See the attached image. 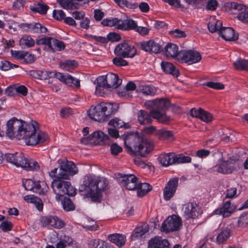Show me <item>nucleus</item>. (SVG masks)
Instances as JSON below:
<instances>
[{
    "instance_id": "nucleus-1",
    "label": "nucleus",
    "mask_w": 248,
    "mask_h": 248,
    "mask_svg": "<svg viewBox=\"0 0 248 248\" xmlns=\"http://www.w3.org/2000/svg\"><path fill=\"white\" fill-rule=\"evenodd\" d=\"M6 134L10 139L24 140L27 145L34 146L46 141L48 136L32 124L14 117L7 123Z\"/></svg>"
},
{
    "instance_id": "nucleus-2",
    "label": "nucleus",
    "mask_w": 248,
    "mask_h": 248,
    "mask_svg": "<svg viewBox=\"0 0 248 248\" xmlns=\"http://www.w3.org/2000/svg\"><path fill=\"white\" fill-rule=\"evenodd\" d=\"M121 138L127 152L131 155L144 157L154 149L153 143L137 133H125Z\"/></svg>"
},
{
    "instance_id": "nucleus-3",
    "label": "nucleus",
    "mask_w": 248,
    "mask_h": 248,
    "mask_svg": "<svg viewBox=\"0 0 248 248\" xmlns=\"http://www.w3.org/2000/svg\"><path fill=\"white\" fill-rule=\"evenodd\" d=\"M108 182L104 178H96L91 175L85 176L83 182L79 186V192L85 198H90L95 202L101 201V191L105 190Z\"/></svg>"
},
{
    "instance_id": "nucleus-4",
    "label": "nucleus",
    "mask_w": 248,
    "mask_h": 248,
    "mask_svg": "<svg viewBox=\"0 0 248 248\" xmlns=\"http://www.w3.org/2000/svg\"><path fill=\"white\" fill-rule=\"evenodd\" d=\"M57 168H55L49 172V176L54 178L51 182V186L53 192L56 194V199L60 200L64 195L75 196L77 193L76 189L74 188L70 182L66 181L62 178H58L56 175Z\"/></svg>"
},
{
    "instance_id": "nucleus-5",
    "label": "nucleus",
    "mask_w": 248,
    "mask_h": 248,
    "mask_svg": "<svg viewBox=\"0 0 248 248\" xmlns=\"http://www.w3.org/2000/svg\"><path fill=\"white\" fill-rule=\"evenodd\" d=\"M5 157L7 162L27 171H38L40 170L38 163L32 159L26 157L21 152L15 154H6Z\"/></svg>"
},
{
    "instance_id": "nucleus-6",
    "label": "nucleus",
    "mask_w": 248,
    "mask_h": 248,
    "mask_svg": "<svg viewBox=\"0 0 248 248\" xmlns=\"http://www.w3.org/2000/svg\"><path fill=\"white\" fill-rule=\"evenodd\" d=\"M148 104L152 108V114L154 119L162 124H167L170 121V117L165 112L170 106L169 100L163 98L156 99L149 101Z\"/></svg>"
},
{
    "instance_id": "nucleus-7",
    "label": "nucleus",
    "mask_w": 248,
    "mask_h": 248,
    "mask_svg": "<svg viewBox=\"0 0 248 248\" xmlns=\"http://www.w3.org/2000/svg\"><path fill=\"white\" fill-rule=\"evenodd\" d=\"M60 170L58 173H56L59 178L68 180L71 176L77 174L78 170L74 162L68 161L67 159H59L58 160Z\"/></svg>"
},
{
    "instance_id": "nucleus-8",
    "label": "nucleus",
    "mask_w": 248,
    "mask_h": 248,
    "mask_svg": "<svg viewBox=\"0 0 248 248\" xmlns=\"http://www.w3.org/2000/svg\"><path fill=\"white\" fill-rule=\"evenodd\" d=\"M92 141L95 144L104 145L110 143L109 137L103 132L98 131L92 133L88 137L82 138L80 142L84 144H88Z\"/></svg>"
},
{
    "instance_id": "nucleus-9",
    "label": "nucleus",
    "mask_w": 248,
    "mask_h": 248,
    "mask_svg": "<svg viewBox=\"0 0 248 248\" xmlns=\"http://www.w3.org/2000/svg\"><path fill=\"white\" fill-rule=\"evenodd\" d=\"M114 53L116 56L123 58H133L137 54V49L134 46L124 42L116 46Z\"/></svg>"
},
{
    "instance_id": "nucleus-10",
    "label": "nucleus",
    "mask_w": 248,
    "mask_h": 248,
    "mask_svg": "<svg viewBox=\"0 0 248 248\" xmlns=\"http://www.w3.org/2000/svg\"><path fill=\"white\" fill-rule=\"evenodd\" d=\"M179 61L192 64L199 62L202 59L200 53L194 50H181L178 55Z\"/></svg>"
},
{
    "instance_id": "nucleus-11",
    "label": "nucleus",
    "mask_w": 248,
    "mask_h": 248,
    "mask_svg": "<svg viewBox=\"0 0 248 248\" xmlns=\"http://www.w3.org/2000/svg\"><path fill=\"white\" fill-rule=\"evenodd\" d=\"M230 12L237 15V18L244 23H248V7L236 2H232L228 4Z\"/></svg>"
},
{
    "instance_id": "nucleus-12",
    "label": "nucleus",
    "mask_w": 248,
    "mask_h": 248,
    "mask_svg": "<svg viewBox=\"0 0 248 248\" xmlns=\"http://www.w3.org/2000/svg\"><path fill=\"white\" fill-rule=\"evenodd\" d=\"M182 225L180 217L172 215L169 217L162 223L161 230L165 232L178 231Z\"/></svg>"
},
{
    "instance_id": "nucleus-13",
    "label": "nucleus",
    "mask_w": 248,
    "mask_h": 248,
    "mask_svg": "<svg viewBox=\"0 0 248 248\" xmlns=\"http://www.w3.org/2000/svg\"><path fill=\"white\" fill-rule=\"evenodd\" d=\"M179 179L173 177L166 184L163 189V198L166 201L170 200L175 195L178 186Z\"/></svg>"
},
{
    "instance_id": "nucleus-14",
    "label": "nucleus",
    "mask_w": 248,
    "mask_h": 248,
    "mask_svg": "<svg viewBox=\"0 0 248 248\" xmlns=\"http://www.w3.org/2000/svg\"><path fill=\"white\" fill-rule=\"evenodd\" d=\"M41 225L45 227L61 229L65 226L63 221L56 216H45L40 218Z\"/></svg>"
},
{
    "instance_id": "nucleus-15",
    "label": "nucleus",
    "mask_w": 248,
    "mask_h": 248,
    "mask_svg": "<svg viewBox=\"0 0 248 248\" xmlns=\"http://www.w3.org/2000/svg\"><path fill=\"white\" fill-rule=\"evenodd\" d=\"M122 178L121 184L126 189L134 190L136 189L138 183V178L133 174H119Z\"/></svg>"
},
{
    "instance_id": "nucleus-16",
    "label": "nucleus",
    "mask_w": 248,
    "mask_h": 248,
    "mask_svg": "<svg viewBox=\"0 0 248 248\" xmlns=\"http://www.w3.org/2000/svg\"><path fill=\"white\" fill-rule=\"evenodd\" d=\"M137 46L142 50L151 53L157 54L162 50L161 46L153 40L139 42Z\"/></svg>"
},
{
    "instance_id": "nucleus-17",
    "label": "nucleus",
    "mask_w": 248,
    "mask_h": 248,
    "mask_svg": "<svg viewBox=\"0 0 248 248\" xmlns=\"http://www.w3.org/2000/svg\"><path fill=\"white\" fill-rule=\"evenodd\" d=\"M101 103L96 106H92L88 111L89 117L92 120L103 122L106 120Z\"/></svg>"
},
{
    "instance_id": "nucleus-18",
    "label": "nucleus",
    "mask_w": 248,
    "mask_h": 248,
    "mask_svg": "<svg viewBox=\"0 0 248 248\" xmlns=\"http://www.w3.org/2000/svg\"><path fill=\"white\" fill-rule=\"evenodd\" d=\"M214 171L223 174L232 173L234 170V163L232 161H222L213 168Z\"/></svg>"
},
{
    "instance_id": "nucleus-19",
    "label": "nucleus",
    "mask_w": 248,
    "mask_h": 248,
    "mask_svg": "<svg viewBox=\"0 0 248 248\" xmlns=\"http://www.w3.org/2000/svg\"><path fill=\"white\" fill-rule=\"evenodd\" d=\"M57 78L69 86L79 88L80 86V80L78 79L74 78V77L68 74H63L58 72Z\"/></svg>"
},
{
    "instance_id": "nucleus-20",
    "label": "nucleus",
    "mask_w": 248,
    "mask_h": 248,
    "mask_svg": "<svg viewBox=\"0 0 248 248\" xmlns=\"http://www.w3.org/2000/svg\"><path fill=\"white\" fill-rule=\"evenodd\" d=\"M218 34L223 39L227 41H236L238 38V34H235L234 30L231 27H222L218 32Z\"/></svg>"
},
{
    "instance_id": "nucleus-21",
    "label": "nucleus",
    "mask_w": 248,
    "mask_h": 248,
    "mask_svg": "<svg viewBox=\"0 0 248 248\" xmlns=\"http://www.w3.org/2000/svg\"><path fill=\"white\" fill-rule=\"evenodd\" d=\"M235 208L230 201L225 202L223 206L216 209L214 213L216 215H222L223 217L230 216L234 212Z\"/></svg>"
},
{
    "instance_id": "nucleus-22",
    "label": "nucleus",
    "mask_w": 248,
    "mask_h": 248,
    "mask_svg": "<svg viewBox=\"0 0 248 248\" xmlns=\"http://www.w3.org/2000/svg\"><path fill=\"white\" fill-rule=\"evenodd\" d=\"M20 26L25 30L32 33H45L47 31L45 27L39 23H22Z\"/></svg>"
},
{
    "instance_id": "nucleus-23",
    "label": "nucleus",
    "mask_w": 248,
    "mask_h": 248,
    "mask_svg": "<svg viewBox=\"0 0 248 248\" xmlns=\"http://www.w3.org/2000/svg\"><path fill=\"white\" fill-rule=\"evenodd\" d=\"M108 239L112 243L114 244L119 248L123 247L126 242V237L124 234L114 233L109 234Z\"/></svg>"
},
{
    "instance_id": "nucleus-24",
    "label": "nucleus",
    "mask_w": 248,
    "mask_h": 248,
    "mask_svg": "<svg viewBox=\"0 0 248 248\" xmlns=\"http://www.w3.org/2000/svg\"><path fill=\"white\" fill-rule=\"evenodd\" d=\"M175 154L174 153H162L158 157V160L162 166L167 167L175 164Z\"/></svg>"
},
{
    "instance_id": "nucleus-25",
    "label": "nucleus",
    "mask_w": 248,
    "mask_h": 248,
    "mask_svg": "<svg viewBox=\"0 0 248 248\" xmlns=\"http://www.w3.org/2000/svg\"><path fill=\"white\" fill-rule=\"evenodd\" d=\"M198 206L196 204L188 203L186 204L184 207V213L186 218H194L198 215L197 209Z\"/></svg>"
},
{
    "instance_id": "nucleus-26",
    "label": "nucleus",
    "mask_w": 248,
    "mask_h": 248,
    "mask_svg": "<svg viewBox=\"0 0 248 248\" xmlns=\"http://www.w3.org/2000/svg\"><path fill=\"white\" fill-rule=\"evenodd\" d=\"M106 80L108 88H117L121 84L122 80L119 78L117 75L110 73L106 75Z\"/></svg>"
},
{
    "instance_id": "nucleus-27",
    "label": "nucleus",
    "mask_w": 248,
    "mask_h": 248,
    "mask_svg": "<svg viewBox=\"0 0 248 248\" xmlns=\"http://www.w3.org/2000/svg\"><path fill=\"white\" fill-rule=\"evenodd\" d=\"M167 245H170L167 240L156 236L149 240L148 248H163Z\"/></svg>"
},
{
    "instance_id": "nucleus-28",
    "label": "nucleus",
    "mask_w": 248,
    "mask_h": 248,
    "mask_svg": "<svg viewBox=\"0 0 248 248\" xmlns=\"http://www.w3.org/2000/svg\"><path fill=\"white\" fill-rule=\"evenodd\" d=\"M165 53L168 58H175L179 60V51H178V47L174 44H168L165 47Z\"/></svg>"
},
{
    "instance_id": "nucleus-29",
    "label": "nucleus",
    "mask_w": 248,
    "mask_h": 248,
    "mask_svg": "<svg viewBox=\"0 0 248 248\" xmlns=\"http://www.w3.org/2000/svg\"><path fill=\"white\" fill-rule=\"evenodd\" d=\"M148 231V225L147 223H143L135 229L131 236V239L134 240L139 239Z\"/></svg>"
},
{
    "instance_id": "nucleus-30",
    "label": "nucleus",
    "mask_w": 248,
    "mask_h": 248,
    "mask_svg": "<svg viewBox=\"0 0 248 248\" xmlns=\"http://www.w3.org/2000/svg\"><path fill=\"white\" fill-rule=\"evenodd\" d=\"M152 111L149 113L144 110H140L138 112V119L141 124H151L152 121Z\"/></svg>"
},
{
    "instance_id": "nucleus-31",
    "label": "nucleus",
    "mask_w": 248,
    "mask_h": 248,
    "mask_svg": "<svg viewBox=\"0 0 248 248\" xmlns=\"http://www.w3.org/2000/svg\"><path fill=\"white\" fill-rule=\"evenodd\" d=\"M101 104L103 106V110L104 111L106 120L108 119L109 116L114 114L117 111L118 107L117 104L104 102H101Z\"/></svg>"
},
{
    "instance_id": "nucleus-32",
    "label": "nucleus",
    "mask_w": 248,
    "mask_h": 248,
    "mask_svg": "<svg viewBox=\"0 0 248 248\" xmlns=\"http://www.w3.org/2000/svg\"><path fill=\"white\" fill-rule=\"evenodd\" d=\"M48 47L51 51L54 52L64 49L65 48V45L63 42L56 39L50 37Z\"/></svg>"
},
{
    "instance_id": "nucleus-33",
    "label": "nucleus",
    "mask_w": 248,
    "mask_h": 248,
    "mask_svg": "<svg viewBox=\"0 0 248 248\" xmlns=\"http://www.w3.org/2000/svg\"><path fill=\"white\" fill-rule=\"evenodd\" d=\"M161 66L163 71L166 74H170L174 77L178 76V71L171 63L163 61L161 63Z\"/></svg>"
},
{
    "instance_id": "nucleus-34",
    "label": "nucleus",
    "mask_w": 248,
    "mask_h": 248,
    "mask_svg": "<svg viewBox=\"0 0 248 248\" xmlns=\"http://www.w3.org/2000/svg\"><path fill=\"white\" fill-rule=\"evenodd\" d=\"M137 23L132 19H128L126 20H121L119 21V30H135L137 27Z\"/></svg>"
},
{
    "instance_id": "nucleus-35",
    "label": "nucleus",
    "mask_w": 248,
    "mask_h": 248,
    "mask_svg": "<svg viewBox=\"0 0 248 248\" xmlns=\"http://www.w3.org/2000/svg\"><path fill=\"white\" fill-rule=\"evenodd\" d=\"M222 22L219 20H217L215 17H212L210 19V21L208 24V29L210 32L212 33L217 31L218 33L220 29H222Z\"/></svg>"
},
{
    "instance_id": "nucleus-36",
    "label": "nucleus",
    "mask_w": 248,
    "mask_h": 248,
    "mask_svg": "<svg viewBox=\"0 0 248 248\" xmlns=\"http://www.w3.org/2000/svg\"><path fill=\"white\" fill-rule=\"evenodd\" d=\"M136 189L138 196L142 197L152 189V186L147 183H138Z\"/></svg>"
},
{
    "instance_id": "nucleus-37",
    "label": "nucleus",
    "mask_w": 248,
    "mask_h": 248,
    "mask_svg": "<svg viewBox=\"0 0 248 248\" xmlns=\"http://www.w3.org/2000/svg\"><path fill=\"white\" fill-rule=\"evenodd\" d=\"M24 200L27 202L34 204L39 211H42L43 208V204L41 200L34 195H26L24 197Z\"/></svg>"
},
{
    "instance_id": "nucleus-38",
    "label": "nucleus",
    "mask_w": 248,
    "mask_h": 248,
    "mask_svg": "<svg viewBox=\"0 0 248 248\" xmlns=\"http://www.w3.org/2000/svg\"><path fill=\"white\" fill-rule=\"evenodd\" d=\"M78 66V63L75 60H67L60 62V68L69 72H72Z\"/></svg>"
},
{
    "instance_id": "nucleus-39",
    "label": "nucleus",
    "mask_w": 248,
    "mask_h": 248,
    "mask_svg": "<svg viewBox=\"0 0 248 248\" xmlns=\"http://www.w3.org/2000/svg\"><path fill=\"white\" fill-rule=\"evenodd\" d=\"M231 230L226 228L220 230V232L217 236V241L218 243H223L226 241L231 236Z\"/></svg>"
},
{
    "instance_id": "nucleus-40",
    "label": "nucleus",
    "mask_w": 248,
    "mask_h": 248,
    "mask_svg": "<svg viewBox=\"0 0 248 248\" xmlns=\"http://www.w3.org/2000/svg\"><path fill=\"white\" fill-rule=\"evenodd\" d=\"M108 125L115 128H124V129H128L130 127L129 123H124L123 121L118 118H114L111 119L109 122Z\"/></svg>"
},
{
    "instance_id": "nucleus-41",
    "label": "nucleus",
    "mask_w": 248,
    "mask_h": 248,
    "mask_svg": "<svg viewBox=\"0 0 248 248\" xmlns=\"http://www.w3.org/2000/svg\"><path fill=\"white\" fill-rule=\"evenodd\" d=\"M48 189L46 183L44 181L35 182L33 192L39 194H45Z\"/></svg>"
},
{
    "instance_id": "nucleus-42",
    "label": "nucleus",
    "mask_w": 248,
    "mask_h": 248,
    "mask_svg": "<svg viewBox=\"0 0 248 248\" xmlns=\"http://www.w3.org/2000/svg\"><path fill=\"white\" fill-rule=\"evenodd\" d=\"M139 92L145 95H154L157 92V89L151 85H141L139 87Z\"/></svg>"
},
{
    "instance_id": "nucleus-43",
    "label": "nucleus",
    "mask_w": 248,
    "mask_h": 248,
    "mask_svg": "<svg viewBox=\"0 0 248 248\" xmlns=\"http://www.w3.org/2000/svg\"><path fill=\"white\" fill-rule=\"evenodd\" d=\"M108 246L105 241L99 239H91L88 243L89 248H108Z\"/></svg>"
},
{
    "instance_id": "nucleus-44",
    "label": "nucleus",
    "mask_w": 248,
    "mask_h": 248,
    "mask_svg": "<svg viewBox=\"0 0 248 248\" xmlns=\"http://www.w3.org/2000/svg\"><path fill=\"white\" fill-rule=\"evenodd\" d=\"M155 135L158 137L160 140H172L173 135L171 131L165 129H162L157 130L155 132Z\"/></svg>"
},
{
    "instance_id": "nucleus-45",
    "label": "nucleus",
    "mask_w": 248,
    "mask_h": 248,
    "mask_svg": "<svg viewBox=\"0 0 248 248\" xmlns=\"http://www.w3.org/2000/svg\"><path fill=\"white\" fill-rule=\"evenodd\" d=\"M48 9V6L45 4L38 3L30 7V9L33 12H37L41 14H46Z\"/></svg>"
},
{
    "instance_id": "nucleus-46",
    "label": "nucleus",
    "mask_w": 248,
    "mask_h": 248,
    "mask_svg": "<svg viewBox=\"0 0 248 248\" xmlns=\"http://www.w3.org/2000/svg\"><path fill=\"white\" fill-rule=\"evenodd\" d=\"M34 40L29 35H24L19 40V44L24 47H30L34 46Z\"/></svg>"
},
{
    "instance_id": "nucleus-47",
    "label": "nucleus",
    "mask_w": 248,
    "mask_h": 248,
    "mask_svg": "<svg viewBox=\"0 0 248 248\" xmlns=\"http://www.w3.org/2000/svg\"><path fill=\"white\" fill-rule=\"evenodd\" d=\"M233 65L235 69L237 70L248 71V60L239 59L235 62L233 63Z\"/></svg>"
},
{
    "instance_id": "nucleus-48",
    "label": "nucleus",
    "mask_w": 248,
    "mask_h": 248,
    "mask_svg": "<svg viewBox=\"0 0 248 248\" xmlns=\"http://www.w3.org/2000/svg\"><path fill=\"white\" fill-rule=\"evenodd\" d=\"M120 19L117 18H114L113 19H104L101 22V24L104 26H114L116 28L119 30V24Z\"/></svg>"
},
{
    "instance_id": "nucleus-49",
    "label": "nucleus",
    "mask_w": 248,
    "mask_h": 248,
    "mask_svg": "<svg viewBox=\"0 0 248 248\" xmlns=\"http://www.w3.org/2000/svg\"><path fill=\"white\" fill-rule=\"evenodd\" d=\"M191 160L189 156H186L182 154L175 155V164L188 163L191 162Z\"/></svg>"
},
{
    "instance_id": "nucleus-50",
    "label": "nucleus",
    "mask_w": 248,
    "mask_h": 248,
    "mask_svg": "<svg viewBox=\"0 0 248 248\" xmlns=\"http://www.w3.org/2000/svg\"><path fill=\"white\" fill-rule=\"evenodd\" d=\"M40 79H46L49 78H56L58 72L55 71L40 70Z\"/></svg>"
},
{
    "instance_id": "nucleus-51",
    "label": "nucleus",
    "mask_w": 248,
    "mask_h": 248,
    "mask_svg": "<svg viewBox=\"0 0 248 248\" xmlns=\"http://www.w3.org/2000/svg\"><path fill=\"white\" fill-rule=\"evenodd\" d=\"M116 3H117L121 7H126L129 9H135L138 7L137 4L131 3L126 0H114Z\"/></svg>"
},
{
    "instance_id": "nucleus-52",
    "label": "nucleus",
    "mask_w": 248,
    "mask_h": 248,
    "mask_svg": "<svg viewBox=\"0 0 248 248\" xmlns=\"http://www.w3.org/2000/svg\"><path fill=\"white\" fill-rule=\"evenodd\" d=\"M238 226L244 228L248 226V212L241 214L237 221Z\"/></svg>"
},
{
    "instance_id": "nucleus-53",
    "label": "nucleus",
    "mask_w": 248,
    "mask_h": 248,
    "mask_svg": "<svg viewBox=\"0 0 248 248\" xmlns=\"http://www.w3.org/2000/svg\"><path fill=\"white\" fill-rule=\"evenodd\" d=\"M63 209L66 211L74 210L75 205L70 198H64L62 202Z\"/></svg>"
},
{
    "instance_id": "nucleus-54",
    "label": "nucleus",
    "mask_w": 248,
    "mask_h": 248,
    "mask_svg": "<svg viewBox=\"0 0 248 248\" xmlns=\"http://www.w3.org/2000/svg\"><path fill=\"white\" fill-rule=\"evenodd\" d=\"M200 119L204 122L210 123L213 120V116L210 113L202 109Z\"/></svg>"
},
{
    "instance_id": "nucleus-55",
    "label": "nucleus",
    "mask_w": 248,
    "mask_h": 248,
    "mask_svg": "<svg viewBox=\"0 0 248 248\" xmlns=\"http://www.w3.org/2000/svg\"><path fill=\"white\" fill-rule=\"evenodd\" d=\"M14 67L17 68L18 67V65L11 63L7 61H2L0 65V68L4 71L9 70L10 69L13 68Z\"/></svg>"
},
{
    "instance_id": "nucleus-56",
    "label": "nucleus",
    "mask_w": 248,
    "mask_h": 248,
    "mask_svg": "<svg viewBox=\"0 0 248 248\" xmlns=\"http://www.w3.org/2000/svg\"><path fill=\"white\" fill-rule=\"evenodd\" d=\"M35 181L31 179H27L23 181V186L27 190L33 191Z\"/></svg>"
},
{
    "instance_id": "nucleus-57",
    "label": "nucleus",
    "mask_w": 248,
    "mask_h": 248,
    "mask_svg": "<svg viewBox=\"0 0 248 248\" xmlns=\"http://www.w3.org/2000/svg\"><path fill=\"white\" fill-rule=\"evenodd\" d=\"M73 0H57L58 2L63 8L69 9L73 6Z\"/></svg>"
},
{
    "instance_id": "nucleus-58",
    "label": "nucleus",
    "mask_w": 248,
    "mask_h": 248,
    "mask_svg": "<svg viewBox=\"0 0 248 248\" xmlns=\"http://www.w3.org/2000/svg\"><path fill=\"white\" fill-rule=\"evenodd\" d=\"M122 57H117L114 58L113 60V63L116 66H125L128 64V62L125 60L123 59Z\"/></svg>"
},
{
    "instance_id": "nucleus-59",
    "label": "nucleus",
    "mask_w": 248,
    "mask_h": 248,
    "mask_svg": "<svg viewBox=\"0 0 248 248\" xmlns=\"http://www.w3.org/2000/svg\"><path fill=\"white\" fill-rule=\"evenodd\" d=\"M24 52L23 50H11L12 56L18 60H23Z\"/></svg>"
},
{
    "instance_id": "nucleus-60",
    "label": "nucleus",
    "mask_w": 248,
    "mask_h": 248,
    "mask_svg": "<svg viewBox=\"0 0 248 248\" xmlns=\"http://www.w3.org/2000/svg\"><path fill=\"white\" fill-rule=\"evenodd\" d=\"M110 151L111 153L114 155H118L120 153L122 152L123 151V148L121 146H119L118 144L114 143H112L110 145Z\"/></svg>"
},
{
    "instance_id": "nucleus-61",
    "label": "nucleus",
    "mask_w": 248,
    "mask_h": 248,
    "mask_svg": "<svg viewBox=\"0 0 248 248\" xmlns=\"http://www.w3.org/2000/svg\"><path fill=\"white\" fill-rule=\"evenodd\" d=\"M65 14L62 10H54L53 12V17L57 20H62L65 17Z\"/></svg>"
},
{
    "instance_id": "nucleus-62",
    "label": "nucleus",
    "mask_w": 248,
    "mask_h": 248,
    "mask_svg": "<svg viewBox=\"0 0 248 248\" xmlns=\"http://www.w3.org/2000/svg\"><path fill=\"white\" fill-rule=\"evenodd\" d=\"M205 85L209 88L216 90L223 89L224 88V85L219 82H207L205 83Z\"/></svg>"
},
{
    "instance_id": "nucleus-63",
    "label": "nucleus",
    "mask_w": 248,
    "mask_h": 248,
    "mask_svg": "<svg viewBox=\"0 0 248 248\" xmlns=\"http://www.w3.org/2000/svg\"><path fill=\"white\" fill-rule=\"evenodd\" d=\"M12 227L13 224L11 222L8 221H3L0 225V228L5 232L11 231Z\"/></svg>"
},
{
    "instance_id": "nucleus-64",
    "label": "nucleus",
    "mask_w": 248,
    "mask_h": 248,
    "mask_svg": "<svg viewBox=\"0 0 248 248\" xmlns=\"http://www.w3.org/2000/svg\"><path fill=\"white\" fill-rule=\"evenodd\" d=\"M170 34L173 37L178 38L185 37L186 36V33L179 29H176L174 31H170Z\"/></svg>"
}]
</instances>
